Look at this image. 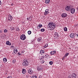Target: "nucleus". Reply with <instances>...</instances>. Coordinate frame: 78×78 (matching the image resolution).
Wrapping results in <instances>:
<instances>
[{"label": "nucleus", "instance_id": "obj_1", "mask_svg": "<svg viewBox=\"0 0 78 78\" xmlns=\"http://www.w3.org/2000/svg\"><path fill=\"white\" fill-rule=\"evenodd\" d=\"M56 25L55 23L53 22H51L50 23H49L48 25V28H49V30H53L55 28V26Z\"/></svg>", "mask_w": 78, "mask_h": 78}, {"label": "nucleus", "instance_id": "obj_2", "mask_svg": "<svg viewBox=\"0 0 78 78\" xmlns=\"http://www.w3.org/2000/svg\"><path fill=\"white\" fill-rule=\"evenodd\" d=\"M29 64L28 61L27 59H25L23 60V66H27Z\"/></svg>", "mask_w": 78, "mask_h": 78}, {"label": "nucleus", "instance_id": "obj_3", "mask_svg": "<svg viewBox=\"0 0 78 78\" xmlns=\"http://www.w3.org/2000/svg\"><path fill=\"white\" fill-rule=\"evenodd\" d=\"M20 39L21 40L24 41L26 39V36L25 35L23 34L20 36Z\"/></svg>", "mask_w": 78, "mask_h": 78}, {"label": "nucleus", "instance_id": "obj_4", "mask_svg": "<svg viewBox=\"0 0 78 78\" xmlns=\"http://www.w3.org/2000/svg\"><path fill=\"white\" fill-rule=\"evenodd\" d=\"M71 9H72V6H68L66 8V11H68L71 10Z\"/></svg>", "mask_w": 78, "mask_h": 78}, {"label": "nucleus", "instance_id": "obj_5", "mask_svg": "<svg viewBox=\"0 0 78 78\" xmlns=\"http://www.w3.org/2000/svg\"><path fill=\"white\" fill-rule=\"evenodd\" d=\"M61 16H62V17L64 18V17H67V13H63L61 15Z\"/></svg>", "mask_w": 78, "mask_h": 78}, {"label": "nucleus", "instance_id": "obj_6", "mask_svg": "<svg viewBox=\"0 0 78 78\" xmlns=\"http://www.w3.org/2000/svg\"><path fill=\"white\" fill-rule=\"evenodd\" d=\"M37 70H38V71H39V70H42V67H41V65H40L39 66H38L37 67Z\"/></svg>", "mask_w": 78, "mask_h": 78}, {"label": "nucleus", "instance_id": "obj_7", "mask_svg": "<svg viewBox=\"0 0 78 78\" xmlns=\"http://www.w3.org/2000/svg\"><path fill=\"white\" fill-rule=\"evenodd\" d=\"M75 11V9L72 8L71 9L70 12L72 14H74Z\"/></svg>", "mask_w": 78, "mask_h": 78}, {"label": "nucleus", "instance_id": "obj_8", "mask_svg": "<svg viewBox=\"0 0 78 78\" xmlns=\"http://www.w3.org/2000/svg\"><path fill=\"white\" fill-rule=\"evenodd\" d=\"M71 76L73 78H76V75L75 73H73L72 74Z\"/></svg>", "mask_w": 78, "mask_h": 78}, {"label": "nucleus", "instance_id": "obj_9", "mask_svg": "<svg viewBox=\"0 0 78 78\" xmlns=\"http://www.w3.org/2000/svg\"><path fill=\"white\" fill-rule=\"evenodd\" d=\"M53 36L54 37H58L59 36V34L58 33V32H55Z\"/></svg>", "mask_w": 78, "mask_h": 78}, {"label": "nucleus", "instance_id": "obj_10", "mask_svg": "<svg viewBox=\"0 0 78 78\" xmlns=\"http://www.w3.org/2000/svg\"><path fill=\"white\" fill-rule=\"evenodd\" d=\"M49 13L48 12V9H46L44 12V15H47V14Z\"/></svg>", "mask_w": 78, "mask_h": 78}, {"label": "nucleus", "instance_id": "obj_11", "mask_svg": "<svg viewBox=\"0 0 78 78\" xmlns=\"http://www.w3.org/2000/svg\"><path fill=\"white\" fill-rule=\"evenodd\" d=\"M70 36L71 38H73L74 37H75V35L73 33H71V34H70Z\"/></svg>", "mask_w": 78, "mask_h": 78}, {"label": "nucleus", "instance_id": "obj_12", "mask_svg": "<svg viewBox=\"0 0 78 78\" xmlns=\"http://www.w3.org/2000/svg\"><path fill=\"white\" fill-rule=\"evenodd\" d=\"M9 17L8 18L9 20H12V16L11 15L9 16Z\"/></svg>", "mask_w": 78, "mask_h": 78}, {"label": "nucleus", "instance_id": "obj_13", "mask_svg": "<svg viewBox=\"0 0 78 78\" xmlns=\"http://www.w3.org/2000/svg\"><path fill=\"white\" fill-rule=\"evenodd\" d=\"M33 70L31 69H30L28 71V73H30V74H31V73H33Z\"/></svg>", "mask_w": 78, "mask_h": 78}, {"label": "nucleus", "instance_id": "obj_14", "mask_svg": "<svg viewBox=\"0 0 78 78\" xmlns=\"http://www.w3.org/2000/svg\"><path fill=\"white\" fill-rule=\"evenodd\" d=\"M42 27V25L41 24H39L37 27V29H39L40 28H41Z\"/></svg>", "mask_w": 78, "mask_h": 78}, {"label": "nucleus", "instance_id": "obj_15", "mask_svg": "<svg viewBox=\"0 0 78 78\" xmlns=\"http://www.w3.org/2000/svg\"><path fill=\"white\" fill-rule=\"evenodd\" d=\"M6 45H11V43H10V42H9V41H6Z\"/></svg>", "mask_w": 78, "mask_h": 78}, {"label": "nucleus", "instance_id": "obj_16", "mask_svg": "<svg viewBox=\"0 0 78 78\" xmlns=\"http://www.w3.org/2000/svg\"><path fill=\"white\" fill-rule=\"evenodd\" d=\"M3 62L4 63L6 62H7V59H6V58H3Z\"/></svg>", "mask_w": 78, "mask_h": 78}, {"label": "nucleus", "instance_id": "obj_17", "mask_svg": "<svg viewBox=\"0 0 78 78\" xmlns=\"http://www.w3.org/2000/svg\"><path fill=\"white\" fill-rule=\"evenodd\" d=\"M55 53H56V51H55L51 52V55H54V54H55Z\"/></svg>", "mask_w": 78, "mask_h": 78}, {"label": "nucleus", "instance_id": "obj_18", "mask_svg": "<svg viewBox=\"0 0 78 78\" xmlns=\"http://www.w3.org/2000/svg\"><path fill=\"white\" fill-rule=\"evenodd\" d=\"M45 53V52L43 50H41L40 51V54H41V55H42L43 54H44Z\"/></svg>", "mask_w": 78, "mask_h": 78}, {"label": "nucleus", "instance_id": "obj_19", "mask_svg": "<svg viewBox=\"0 0 78 78\" xmlns=\"http://www.w3.org/2000/svg\"><path fill=\"white\" fill-rule=\"evenodd\" d=\"M22 72L23 74H24V73H26V71H25V69H22Z\"/></svg>", "mask_w": 78, "mask_h": 78}, {"label": "nucleus", "instance_id": "obj_20", "mask_svg": "<svg viewBox=\"0 0 78 78\" xmlns=\"http://www.w3.org/2000/svg\"><path fill=\"white\" fill-rule=\"evenodd\" d=\"M40 61H41V64H43V63H44V62H45V61H44V59H42L41 60H40Z\"/></svg>", "mask_w": 78, "mask_h": 78}, {"label": "nucleus", "instance_id": "obj_21", "mask_svg": "<svg viewBox=\"0 0 78 78\" xmlns=\"http://www.w3.org/2000/svg\"><path fill=\"white\" fill-rule=\"evenodd\" d=\"M14 53H15V54H16L17 53V49H14Z\"/></svg>", "mask_w": 78, "mask_h": 78}, {"label": "nucleus", "instance_id": "obj_22", "mask_svg": "<svg viewBox=\"0 0 78 78\" xmlns=\"http://www.w3.org/2000/svg\"><path fill=\"white\" fill-rule=\"evenodd\" d=\"M50 0H46L45 1V3L46 4L49 3H50Z\"/></svg>", "mask_w": 78, "mask_h": 78}, {"label": "nucleus", "instance_id": "obj_23", "mask_svg": "<svg viewBox=\"0 0 78 78\" xmlns=\"http://www.w3.org/2000/svg\"><path fill=\"white\" fill-rule=\"evenodd\" d=\"M12 62H13V63H14H14H16V59H13L12 60Z\"/></svg>", "mask_w": 78, "mask_h": 78}, {"label": "nucleus", "instance_id": "obj_24", "mask_svg": "<svg viewBox=\"0 0 78 78\" xmlns=\"http://www.w3.org/2000/svg\"><path fill=\"white\" fill-rule=\"evenodd\" d=\"M41 39H42L41 38H38L37 41L38 42H41Z\"/></svg>", "mask_w": 78, "mask_h": 78}, {"label": "nucleus", "instance_id": "obj_25", "mask_svg": "<svg viewBox=\"0 0 78 78\" xmlns=\"http://www.w3.org/2000/svg\"><path fill=\"white\" fill-rule=\"evenodd\" d=\"M40 31L41 32H44L45 31V29H41L40 30Z\"/></svg>", "mask_w": 78, "mask_h": 78}, {"label": "nucleus", "instance_id": "obj_26", "mask_svg": "<svg viewBox=\"0 0 78 78\" xmlns=\"http://www.w3.org/2000/svg\"><path fill=\"white\" fill-rule=\"evenodd\" d=\"M44 56H45V58H47V57H48V56H49V55L48 54H46L44 55Z\"/></svg>", "mask_w": 78, "mask_h": 78}, {"label": "nucleus", "instance_id": "obj_27", "mask_svg": "<svg viewBox=\"0 0 78 78\" xmlns=\"http://www.w3.org/2000/svg\"><path fill=\"white\" fill-rule=\"evenodd\" d=\"M28 34L30 35V34H31V31L30 30H29L28 31Z\"/></svg>", "mask_w": 78, "mask_h": 78}, {"label": "nucleus", "instance_id": "obj_28", "mask_svg": "<svg viewBox=\"0 0 78 78\" xmlns=\"http://www.w3.org/2000/svg\"><path fill=\"white\" fill-rule=\"evenodd\" d=\"M64 30L65 31H67V28L66 27H65L64 28Z\"/></svg>", "mask_w": 78, "mask_h": 78}, {"label": "nucleus", "instance_id": "obj_29", "mask_svg": "<svg viewBox=\"0 0 78 78\" xmlns=\"http://www.w3.org/2000/svg\"><path fill=\"white\" fill-rule=\"evenodd\" d=\"M53 62L52 61H51L49 62V64L50 65H52L53 64Z\"/></svg>", "mask_w": 78, "mask_h": 78}, {"label": "nucleus", "instance_id": "obj_30", "mask_svg": "<svg viewBox=\"0 0 78 78\" xmlns=\"http://www.w3.org/2000/svg\"><path fill=\"white\" fill-rule=\"evenodd\" d=\"M68 55H69V53H66L65 55V57H67V56H68Z\"/></svg>", "mask_w": 78, "mask_h": 78}, {"label": "nucleus", "instance_id": "obj_31", "mask_svg": "<svg viewBox=\"0 0 78 78\" xmlns=\"http://www.w3.org/2000/svg\"><path fill=\"white\" fill-rule=\"evenodd\" d=\"M32 78H37V76H32Z\"/></svg>", "mask_w": 78, "mask_h": 78}, {"label": "nucleus", "instance_id": "obj_32", "mask_svg": "<svg viewBox=\"0 0 78 78\" xmlns=\"http://www.w3.org/2000/svg\"><path fill=\"white\" fill-rule=\"evenodd\" d=\"M48 47V44H46L44 46V47H45V48H46V47Z\"/></svg>", "mask_w": 78, "mask_h": 78}, {"label": "nucleus", "instance_id": "obj_33", "mask_svg": "<svg viewBox=\"0 0 78 78\" xmlns=\"http://www.w3.org/2000/svg\"><path fill=\"white\" fill-rule=\"evenodd\" d=\"M4 32L5 33H6V32H7V30H6V29H5L4 30Z\"/></svg>", "mask_w": 78, "mask_h": 78}, {"label": "nucleus", "instance_id": "obj_34", "mask_svg": "<svg viewBox=\"0 0 78 78\" xmlns=\"http://www.w3.org/2000/svg\"><path fill=\"white\" fill-rule=\"evenodd\" d=\"M65 56H64L63 58H62V60H64V59H65Z\"/></svg>", "mask_w": 78, "mask_h": 78}, {"label": "nucleus", "instance_id": "obj_35", "mask_svg": "<svg viewBox=\"0 0 78 78\" xmlns=\"http://www.w3.org/2000/svg\"><path fill=\"white\" fill-rule=\"evenodd\" d=\"M7 78H12V76H9L7 77Z\"/></svg>", "mask_w": 78, "mask_h": 78}, {"label": "nucleus", "instance_id": "obj_36", "mask_svg": "<svg viewBox=\"0 0 78 78\" xmlns=\"http://www.w3.org/2000/svg\"><path fill=\"white\" fill-rule=\"evenodd\" d=\"M16 31H19V28L16 29Z\"/></svg>", "mask_w": 78, "mask_h": 78}, {"label": "nucleus", "instance_id": "obj_37", "mask_svg": "<svg viewBox=\"0 0 78 78\" xmlns=\"http://www.w3.org/2000/svg\"><path fill=\"white\" fill-rule=\"evenodd\" d=\"M21 53L22 54H23V53H24V51H21Z\"/></svg>", "mask_w": 78, "mask_h": 78}, {"label": "nucleus", "instance_id": "obj_38", "mask_svg": "<svg viewBox=\"0 0 78 78\" xmlns=\"http://www.w3.org/2000/svg\"><path fill=\"white\" fill-rule=\"evenodd\" d=\"M68 78H72L70 76H68Z\"/></svg>", "mask_w": 78, "mask_h": 78}, {"label": "nucleus", "instance_id": "obj_39", "mask_svg": "<svg viewBox=\"0 0 78 78\" xmlns=\"http://www.w3.org/2000/svg\"><path fill=\"white\" fill-rule=\"evenodd\" d=\"M2 5V2L0 0V5Z\"/></svg>", "mask_w": 78, "mask_h": 78}, {"label": "nucleus", "instance_id": "obj_40", "mask_svg": "<svg viewBox=\"0 0 78 78\" xmlns=\"http://www.w3.org/2000/svg\"><path fill=\"white\" fill-rule=\"evenodd\" d=\"M18 55H20V52H19L18 53Z\"/></svg>", "mask_w": 78, "mask_h": 78}, {"label": "nucleus", "instance_id": "obj_41", "mask_svg": "<svg viewBox=\"0 0 78 78\" xmlns=\"http://www.w3.org/2000/svg\"><path fill=\"white\" fill-rule=\"evenodd\" d=\"M11 47V48H14V46H12Z\"/></svg>", "mask_w": 78, "mask_h": 78}, {"label": "nucleus", "instance_id": "obj_42", "mask_svg": "<svg viewBox=\"0 0 78 78\" xmlns=\"http://www.w3.org/2000/svg\"><path fill=\"white\" fill-rule=\"evenodd\" d=\"M11 30L12 31V30H14V28H13L12 29H11Z\"/></svg>", "mask_w": 78, "mask_h": 78}, {"label": "nucleus", "instance_id": "obj_43", "mask_svg": "<svg viewBox=\"0 0 78 78\" xmlns=\"http://www.w3.org/2000/svg\"><path fill=\"white\" fill-rule=\"evenodd\" d=\"M27 20H29V19L27 18Z\"/></svg>", "mask_w": 78, "mask_h": 78}, {"label": "nucleus", "instance_id": "obj_44", "mask_svg": "<svg viewBox=\"0 0 78 78\" xmlns=\"http://www.w3.org/2000/svg\"><path fill=\"white\" fill-rule=\"evenodd\" d=\"M29 17V18H30L31 17Z\"/></svg>", "mask_w": 78, "mask_h": 78}]
</instances>
